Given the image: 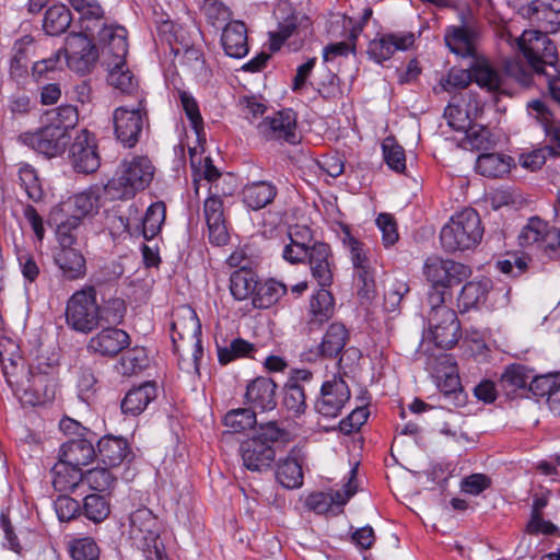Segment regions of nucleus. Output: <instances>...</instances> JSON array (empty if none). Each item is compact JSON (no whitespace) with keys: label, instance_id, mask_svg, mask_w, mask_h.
Returning a JSON list of instances; mask_svg holds the SVG:
<instances>
[{"label":"nucleus","instance_id":"nucleus-14","mask_svg":"<svg viewBox=\"0 0 560 560\" xmlns=\"http://www.w3.org/2000/svg\"><path fill=\"white\" fill-rule=\"evenodd\" d=\"M350 398L349 386L342 376L332 375L322 384L319 397L315 401V410L325 418H337Z\"/></svg>","mask_w":560,"mask_h":560},{"label":"nucleus","instance_id":"nucleus-22","mask_svg":"<svg viewBox=\"0 0 560 560\" xmlns=\"http://www.w3.org/2000/svg\"><path fill=\"white\" fill-rule=\"evenodd\" d=\"M69 155L72 166L79 173L90 174L100 167L94 136L86 129L81 130L75 137Z\"/></svg>","mask_w":560,"mask_h":560},{"label":"nucleus","instance_id":"nucleus-21","mask_svg":"<svg viewBox=\"0 0 560 560\" xmlns=\"http://www.w3.org/2000/svg\"><path fill=\"white\" fill-rule=\"evenodd\" d=\"M518 12L545 32L555 33L560 28V0H533Z\"/></svg>","mask_w":560,"mask_h":560},{"label":"nucleus","instance_id":"nucleus-31","mask_svg":"<svg viewBox=\"0 0 560 560\" xmlns=\"http://www.w3.org/2000/svg\"><path fill=\"white\" fill-rule=\"evenodd\" d=\"M529 392L538 398H546L549 409L560 416V372L538 375L532 381Z\"/></svg>","mask_w":560,"mask_h":560},{"label":"nucleus","instance_id":"nucleus-3","mask_svg":"<svg viewBox=\"0 0 560 560\" xmlns=\"http://www.w3.org/2000/svg\"><path fill=\"white\" fill-rule=\"evenodd\" d=\"M483 232L478 212L465 208L455 212L441 229V246L447 253L470 250L481 242Z\"/></svg>","mask_w":560,"mask_h":560},{"label":"nucleus","instance_id":"nucleus-9","mask_svg":"<svg viewBox=\"0 0 560 560\" xmlns=\"http://www.w3.org/2000/svg\"><path fill=\"white\" fill-rule=\"evenodd\" d=\"M114 129L117 140L125 147H135L149 126V110L147 98L141 92L137 94L136 105H124L117 107L113 113Z\"/></svg>","mask_w":560,"mask_h":560},{"label":"nucleus","instance_id":"nucleus-42","mask_svg":"<svg viewBox=\"0 0 560 560\" xmlns=\"http://www.w3.org/2000/svg\"><path fill=\"white\" fill-rule=\"evenodd\" d=\"M277 194L278 189L272 183L260 180L243 188V200L252 210H260L271 203Z\"/></svg>","mask_w":560,"mask_h":560},{"label":"nucleus","instance_id":"nucleus-51","mask_svg":"<svg viewBox=\"0 0 560 560\" xmlns=\"http://www.w3.org/2000/svg\"><path fill=\"white\" fill-rule=\"evenodd\" d=\"M189 325L190 330L189 336L190 340L194 341V350L191 352V357L188 360L182 359L179 361L180 369L186 372H199V361L203 354V348L201 346V340L198 338L201 334V325L195 312H189Z\"/></svg>","mask_w":560,"mask_h":560},{"label":"nucleus","instance_id":"nucleus-18","mask_svg":"<svg viewBox=\"0 0 560 560\" xmlns=\"http://www.w3.org/2000/svg\"><path fill=\"white\" fill-rule=\"evenodd\" d=\"M416 35L409 31L380 34L369 43L368 54L371 59L382 63L393 57L396 51H407L415 46Z\"/></svg>","mask_w":560,"mask_h":560},{"label":"nucleus","instance_id":"nucleus-62","mask_svg":"<svg viewBox=\"0 0 560 560\" xmlns=\"http://www.w3.org/2000/svg\"><path fill=\"white\" fill-rule=\"evenodd\" d=\"M72 560H98L100 548L91 537L72 539L68 545Z\"/></svg>","mask_w":560,"mask_h":560},{"label":"nucleus","instance_id":"nucleus-49","mask_svg":"<svg viewBox=\"0 0 560 560\" xmlns=\"http://www.w3.org/2000/svg\"><path fill=\"white\" fill-rule=\"evenodd\" d=\"M56 237L59 248H74L82 240V221L69 215L57 223Z\"/></svg>","mask_w":560,"mask_h":560},{"label":"nucleus","instance_id":"nucleus-5","mask_svg":"<svg viewBox=\"0 0 560 560\" xmlns=\"http://www.w3.org/2000/svg\"><path fill=\"white\" fill-rule=\"evenodd\" d=\"M548 33L539 28L526 30L520 37L506 34V42L511 46L517 47L537 75L549 77L550 74L546 71V68H555L557 60V48L548 37Z\"/></svg>","mask_w":560,"mask_h":560},{"label":"nucleus","instance_id":"nucleus-8","mask_svg":"<svg viewBox=\"0 0 560 560\" xmlns=\"http://www.w3.org/2000/svg\"><path fill=\"white\" fill-rule=\"evenodd\" d=\"M101 320V307L96 302V290L93 285L75 291L67 301L66 323L73 330L91 332Z\"/></svg>","mask_w":560,"mask_h":560},{"label":"nucleus","instance_id":"nucleus-36","mask_svg":"<svg viewBox=\"0 0 560 560\" xmlns=\"http://www.w3.org/2000/svg\"><path fill=\"white\" fill-rule=\"evenodd\" d=\"M225 54L232 58H242L248 52L247 28L241 21L225 25L221 36Z\"/></svg>","mask_w":560,"mask_h":560},{"label":"nucleus","instance_id":"nucleus-50","mask_svg":"<svg viewBox=\"0 0 560 560\" xmlns=\"http://www.w3.org/2000/svg\"><path fill=\"white\" fill-rule=\"evenodd\" d=\"M52 485L58 491H74L81 486L82 471L62 462L52 467Z\"/></svg>","mask_w":560,"mask_h":560},{"label":"nucleus","instance_id":"nucleus-32","mask_svg":"<svg viewBox=\"0 0 560 560\" xmlns=\"http://www.w3.org/2000/svg\"><path fill=\"white\" fill-rule=\"evenodd\" d=\"M528 115L534 118L550 139L555 153L560 154V122L553 119L551 110L540 100H533L527 104Z\"/></svg>","mask_w":560,"mask_h":560},{"label":"nucleus","instance_id":"nucleus-57","mask_svg":"<svg viewBox=\"0 0 560 560\" xmlns=\"http://www.w3.org/2000/svg\"><path fill=\"white\" fill-rule=\"evenodd\" d=\"M148 364V355L143 348H133L122 354L116 370L124 376H130L143 370Z\"/></svg>","mask_w":560,"mask_h":560},{"label":"nucleus","instance_id":"nucleus-46","mask_svg":"<svg viewBox=\"0 0 560 560\" xmlns=\"http://www.w3.org/2000/svg\"><path fill=\"white\" fill-rule=\"evenodd\" d=\"M33 44L34 38L31 35H25L14 43L12 48L13 56L10 63V73L12 77L22 78L27 73Z\"/></svg>","mask_w":560,"mask_h":560},{"label":"nucleus","instance_id":"nucleus-45","mask_svg":"<svg viewBox=\"0 0 560 560\" xmlns=\"http://www.w3.org/2000/svg\"><path fill=\"white\" fill-rule=\"evenodd\" d=\"M71 21L70 10L65 4H55L46 10L43 28L48 35L58 36L68 30Z\"/></svg>","mask_w":560,"mask_h":560},{"label":"nucleus","instance_id":"nucleus-1","mask_svg":"<svg viewBox=\"0 0 560 560\" xmlns=\"http://www.w3.org/2000/svg\"><path fill=\"white\" fill-rule=\"evenodd\" d=\"M98 45L108 70L109 84L122 93H133L137 90V81L125 61L128 54L126 28H104L98 33Z\"/></svg>","mask_w":560,"mask_h":560},{"label":"nucleus","instance_id":"nucleus-52","mask_svg":"<svg viewBox=\"0 0 560 560\" xmlns=\"http://www.w3.org/2000/svg\"><path fill=\"white\" fill-rule=\"evenodd\" d=\"M510 160L501 154L483 153L476 161V171L486 177H501L510 172Z\"/></svg>","mask_w":560,"mask_h":560},{"label":"nucleus","instance_id":"nucleus-4","mask_svg":"<svg viewBox=\"0 0 560 560\" xmlns=\"http://www.w3.org/2000/svg\"><path fill=\"white\" fill-rule=\"evenodd\" d=\"M154 167L147 156L124 160L115 175L106 183L110 199H130L151 183Z\"/></svg>","mask_w":560,"mask_h":560},{"label":"nucleus","instance_id":"nucleus-60","mask_svg":"<svg viewBox=\"0 0 560 560\" xmlns=\"http://www.w3.org/2000/svg\"><path fill=\"white\" fill-rule=\"evenodd\" d=\"M487 293L488 281H470L462 288L458 302L467 311L483 302Z\"/></svg>","mask_w":560,"mask_h":560},{"label":"nucleus","instance_id":"nucleus-11","mask_svg":"<svg viewBox=\"0 0 560 560\" xmlns=\"http://www.w3.org/2000/svg\"><path fill=\"white\" fill-rule=\"evenodd\" d=\"M518 240L521 246L537 249L542 259L560 260V230L540 218H530Z\"/></svg>","mask_w":560,"mask_h":560},{"label":"nucleus","instance_id":"nucleus-24","mask_svg":"<svg viewBox=\"0 0 560 560\" xmlns=\"http://www.w3.org/2000/svg\"><path fill=\"white\" fill-rule=\"evenodd\" d=\"M467 96V101H453L444 110L448 126L456 131L464 132L483 112V105L476 95L469 93Z\"/></svg>","mask_w":560,"mask_h":560},{"label":"nucleus","instance_id":"nucleus-61","mask_svg":"<svg viewBox=\"0 0 560 560\" xmlns=\"http://www.w3.org/2000/svg\"><path fill=\"white\" fill-rule=\"evenodd\" d=\"M283 405L295 416L304 413L307 408L304 385L287 383L283 389Z\"/></svg>","mask_w":560,"mask_h":560},{"label":"nucleus","instance_id":"nucleus-54","mask_svg":"<svg viewBox=\"0 0 560 560\" xmlns=\"http://www.w3.org/2000/svg\"><path fill=\"white\" fill-rule=\"evenodd\" d=\"M45 117L47 125L61 129L66 135H69V130L74 128L79 121L78 109L72 105H61L54 108L47 112Z\"/></svg>","mask_w":560,"mask_h":560},{"label":"nucleus","instance_id":"nucleus-19","mask_svg":"<svg viewBox=\"0 0 560 560\" xmlns=\"http://www.w3.org/2000/svg\"><path fill=\"white\" fill-rule=\"evenodd\" d=\"M258 132L266 140L284 141L290 144L299 142L296 133V115L292 109H284L266 117L257 126Z\"/></svg>","mask_w":560,"mask_h":560},{"label":"nucleus","instance_id":"nucleus-44","mask_svg":"<svg viewBox=\"0 0 560 560\" xmlns=\"http://www.w3.org/2000/svg\"><path fill=\"white\" fill-rule=\"evenodd\" d=\"M97 450L102 462L112 467L120 465L129 454L128 442L122 438L105 436L98 441Z\"/></svg>","mask_w":560,"mask_h":560},{"label":"nucleus","instance_id":"nucleus-43","mask_svg":"<svg viewBox=\"0 0 560 560\" xmlns=\"http://www.w3.org/2000/svg\"><path fill=\"white\" fill-rule=\"evenodd\" d=\"M464 132L465 138L462 140V145L465 149L489 151L497 147L498 138L485 125L471 124Z\"/></svg>","mask_w":560,"mask_h":560},{"label":"nucleus","instance_id":"nucleus-7","mask_svg":"<svg viewBox=\"0 0 560 560\" xmlns=\"http://www.w3.org/2000/svg\"><path fill=\"white\" fill-rule=\"evenodd\" d=\"M45 370L31 366L27 371L21 369L20 377L9 378V386L14 394L28 405H43L54 399L56 394V378L49 364Z\"/></svg>","mask_w":560,"mask_h":560},{"label":"nucleus","instance_id":"nucleus-34","mask_svg":"<svg viewBox=\"0 0 560 560\" xmlns=\"http://www.w3.org/2000/svg\"><path fill=\"white\" fill-rule=\"evenodd\" d=\"M537 377L538 376L534 374V370L530 368L524 364L513 363L505 366L500 377V386L506 396L513 397L520 389H529L532 381Z\"/></svg>","mask_w":560,"mask_h":560},{"label":"nucleus","instance_id":"nucleus-2","mask_svg":"<svg viewBox=\"0 0 560 560\" xmlns=\"http://www.w3.org/2000/svg\"><path fill=\"white\" fill-rule=\"evenodd\" d=\"M288 433L276 422L259 424L252 438L242 442L240 453L244 467L252 471L269 469L276 458V445L287 441Z\"/></svg>","mask_w":560,"mask_h":560},{"label":"nucleus","instance_id":"nucleus-30","mask_svg":"<svg viewBox=\"0 0 560 560\" xmlns=\"http://www.w3.org/2000/svg\"><path fill=\"white\" fill-rule=\"evenodd\" d=\"M156 396L158 388L154 382H145L137 387H132L121 400V411L126 416L137 417L147 409Z\"/></svg>","mask_w":560,"mask_h":560},{"label":"nucleus","instance_id":"nucleus-10","mask_svg":"<svg viewBox=\"0 0 560 560\" xmlns=\"http://www.w3.org/2000/svg\"><path fill=\"white\" fill-rule=\"evenodd\" d=\"M425 342L420 346V353L427 355V369L434 374L436 385L441 392V399L450 401L453 406H462L465 397L460 380L450 355L440 351L438 354L429 353Z\"/></svg>","mask_w":560,"mask_h":560},{"label":"nucleus","instance_id":"nucleus-35","mask_svg":"<svg viewBox=\"0 0 560 560\" xmlns=\"http://www.w3.org/2000/svg\"><path fill=\"white\" fill-rule=\"evenodd\" d=\"M128 213L129 215L127 218L124 217L117 207L106 209L103 212L102 224L104 229L109 232L113 238L119 237L124 233H128L130 236H135L137 234L139 229L135 228V220L131 217L138 215L139 210L135 205H131L128 208Z\"/></svg>","mask_w":560,"mask_h":560},{"label":"nucleus","instance_id":"nucleus-41","mask_svg":"<svg viewBox=\"0 0 560 560\" xmlns=\"http://www.w3.org/2000/svg\"><path fill=\"white\" fill-rule=\"evenodd\" d=\"M335 301L327 288H322L314 294L310 302L308 325L311 328H318L328 322L334 315Z\"/></svg>","mask_w":560,"mask_h":560},{"label":"nucleus","instance_id":"nucleus-33","mask_svg":"<svg viewBox=\"0 0 560 560\" xmlns=\"http://www.w3.org/2000/svg\"><path fill=\"white\" fill-rule=\"evenodd\" d=\"M95 457L93 444L86 439H75L63 443L59 452V462L81 469Z\"/></svg>","mask_w":560,"mask_h":560},{"label":"nucleus","instance_id":"nucleus-63","mask_svg":"<svg viewBox=\"0 0 560 560\" xmlns=\"http://www.w3.org/2000/svg\"><path fill=\"white\" fill-rule=\"evenodd\" d=\"M83 513L94 523L103 522L109 515V503L105 497L100 494H89L84 498Z\"/></svg>","mask_w":560,"mask_h":560},{"label":"nucleus","instance_id":"nucleus-25","mask_svg":"<svg viewBox=\"0 0 560 560\" xmlns=\"http://www.w3.org/2000/svg\"><path fill=\"white\" fill-rule=\"evenodd\" d=\"M69 3L80 15L81 28L98 38V33L104 28H124L119 25L107 23L105 11L98 0H69Z\"/></svg>","mask_w":560,"mask_h":560},{"label":"nucleus","instance_id":"nucleus-16","mask_svg":"<svg viewBox=\"0 0 560 560\" xmlns=\"http://www.w3.org/2000/svg\"><path fill=\"white\" fill-rule=\"evenodd\" d=\"M20 140L36 152L47 158H55L65 152L70 141V135L46 124L35 132L22 133Z\"/></svg>","mask_w":560,"mask_h":560},{"label":"nucleus","instance_id":"nucleus-53","mask_svg":"<svg viewBox=\"0 0 560 560\" xmlns=\"http://www.w3.org/2000/svg\"><path fill=\"white\" fill-rule=\"evenodd\" d=\"M20 185L26 192L27 198L33 202H40L44 200L45 191L42 182L38 177L36 170L23 163L19 166Z\"/></svg>","mask_w":560,"mask_h":560},{"label":"nucleus","instance_id":"nucleus-15","mask_svg":"<svg viewBox=\"0 0 560 560\" xmlns=\"http://www.w3.org/2000/svg\"><path fill=\"white\" fill-rule=\"evenodd\" d=\"M424 275L431 287L446 289L468 278L470 268L451 259L430 257L424 264Z\"/></svg>","mask_w":560,"mask_h":560},{"label":"nucleus","instance_id":"nucleus-26","mask_svg":"<svg viewBox=\"0 0 560 560\" xmlns=\"http://www.w3.org/2000/svg\"><path fill=\"white\" fill-rule=\"evenodd\" d=\"M130 345V336L122 329L107 327L88 342V350L101 357L114 358Z\"/></svg>","mask_w":560,"mask_h":560},{"label":"nucleus","instance_id":"nucleus-64","mask_svg":"<svg viewBox=\"0 0 560 560\" xmlns=\"http://www.w3.org/2000/svg\"><path fill=\"white\" fill-rule=\"evenodd\" d=\"M409 285L404 280L392 279L386 282L384 291V308L386 312L398 310L402 298L409 292Z\"/></svg>","mask_w":560,"mask_h":560},{"label":"nucleus","instance_id":"nucleus-13","mask_svg":"<svg viewBox=\"0 0 560 560\" xmlns=\"http://www.w3.org/2000/svg\"><path fill=\"white\" fill-rule=\"evenodd\" d=\"M428 325L424 338L441 350L451 349L460 337V324L452 308H441L434 315H428Z\"/></svg>","mask_w":560,"mask_h":560},{"label":"nucleus","instance_id":"nucleus-37","mask_svg":"<svg viewBox=\"0 0 560 560\" xmlns=\"http://www.w3.org/2000/svg\"><path fill=\"white\" fill-rule=\"evenodd\" d=\"M277 481L287 489H298L303 485V470L300 451L293 448L280 459L276 469Z\"/></svg>","mask_w":560,"mask_h":560},{"label":"nucleus","instance_id":"nucleus-40","mask_svg":"<svg viewBox=\"0 0 560 560\" xmlns=\"http://www.w3.org/2000/svg\"><path fill=\"white\" fill-rule=\"evenodd\" d=\"M166 207L164 202L158 201L152 203L145 211L141 221L136 217L133 220L135 228H138L135 236H143L145 240H152L156 236L165 221Z\"/></svg>","mask_w":560,"mask_h":560},{"label":"nucleus","instance_id":"nucleus-23","mask_svg":"<svg viewBox=\"0 0 560 560\" xmlns=\"http://www.w3.org/2000/svg\"><path fill=\"white\" fill-rule=\"evenodd\" d=\"M203 215L208 226V237L211 244L224 246L230 241V233L224 214L222 199L211 195L203 202Z\"/></svg>","mask_w":560,"mask_h":560},{"label":"nucleus","instance_id":"nucleus-17","mask_svg":"<svg viewBox=\"0 0 560 560\" xmlns=\"http://www.w3.org/2000/svg\"><path fill=\"white\" fill-rule=\"evenodd\" d=\"M350 339L347 327L338 322L331 323L326 329L322 341L301 354L303 361L316 362L320 359H336L340 355Z\"/></svg>","mask_w":560,"mask_h":560},{"label":"nucleus","instance_id":"nucleus-59","mask_svg":"<svg viewBox=\"0 0 560 560\" xmlns=\"http://www.w3.org/2000/svg\"><path fill=\"white\" fill-rule=\"evenodd\" d=\"M84 483L88 485L91 490L97 492H109L116 483V478L107 468L96 467L84 474L82 472L81 485Z\"/></svg>","mask_w":560,"mask_h":560},{"label":"nucleus","instance_id":"nucleus-27","mask_svg":"<svg viewBox=\"0 0 560 560\" xmlns=\"http://www.w3.org/2000/svg\"><path fill=\"white\" fill-rule=\"evenodd\" d=\"M313 279L320 288H329L334 280V258L330 246L315 242L307 257Z\"/></svg>","mask_w":560,"mask_h":560},{"label":"nucleus","instance_id":"nucleus-47","mask_svg":"<svg viewBox=\"0 0 560 560\" xmlns=\"http://www.w3.org/2000/svg\"><path fill=\"white\" fill-rule=\"evenodd\" d=\"M287 293V285L275 279L266 280L257 284L256 294L253 296V306L268 308L276 304Z\"/></svg>","mask_w":560,"mask_h":560},{"label":"nucleus","instance_id":"nucleus-56","mask_svg":"<svg viewBox=\"0 0 560 560\" xmlns=\"http://www.w3.org/2000/svg\"><path fill=\"white\" fill-rule=\"evenodd\" d=\"M16 350L18 346L10 339L0 342V363L8 384L9 378L15 380L20 377L16 370L19 364L23 363V359L19 354H15Z\"/></svg>","mask_w":560,"mask_h":560},{"label":"nucleus","instance_id":"nucleus-20","mask_svg":"<svg viewBox=\"0 0 560 560\" xmlns=\"http://www.w3.org/2000/svg\"><path fill=\"white\" fill-rule=\"evenodd\" d=\"M104 196L108 197L106 184L104 186H91L86 190L75 194L67 201L62 202L58 210L54 212L55 220L58 212L82 218L97 213L103 205Z\"/></svg>","mask_w":560,"mask_h":560},{"label":"nucleus","instance_id":"nucleus-12","mask_svg":"<svg viewBox=\"0 0 560 560\" xmlns=\"http://www.w3.org/2000/svg\"><path fill=\"white\" fill-rule=\"evenodd\" d=\"M96 40V35H92L85 31L82 33H70L66 38L63 57L66 65L73 71L84 74L91 70L98 58L96 45L92 42Z\"/></svg>","mask_w":560,"mask_h":560},{"label":"nucleus","instance_id":"nucleus-28","mask_svg":"<svg viewBox=\"0 0 560 560\" xmlns=\"http://www.w3.org/2000/svg\"><path fill=\"white\" fill-rule=\"evenodd\" d=\"M245 401L253 410L268 411L275 409L277 406V384L270 377H256L246 386Z\"/></svg>","mask_w":560,"mask_h":560},{"label":"nucleus","instance_id":"nucleus-48","mask_svg":"<svg viewBox=\"0 0 560 560\" xmlns=\"http://www.w3.org/2000/svg\"><path fill=\"white\" fill-rule=\"evenodd\" d=\"M257 284V277L250 270L244 268L234 271L230 278V291L238 301H244L252 295L254 296Z\"/></svg>","mask_w":560,"mask_h":560},{"label":"nucleus","instance_id":"nucleus-55","mask_svg":"<svg viewBox=\"0 0 560 560\" xmlns=\"http://www.w3.org/2000/svg\"><path fill=\"white\" fill-rule=\"evenodd\" d=\"M342 243L349 252L353 270L372 266L371 259L368 255L369 249L365 247L364 243L355 238L350 233L349 229L343 230Z\"/></svg>","mask_w":560,"mask_h":560},{"label":"nucleus","instance_id":"nucleus-29","mask_svg":"<svg viewBox=\"0 0 560 560\" xmlns=\"http://www.w3.org/2000/svg\"><path fill=\"white\" fill-rule=\"evenodd\" d=\"M472 81L495 100L508 93L505 77L486 59H476L472 62Z\"/></svg>","mask_w":560,"mask_h":560},{"label":"nucleus","instance_id":"nucleus-58","mask_svg":"<svg viewBox=\"0 0 560 560\" xmlns=\"http://www.w3.org/2000/svg\"><path fill=\"white\" fill-rule=\"evenodd\" d=\"M256 424V413L252 408L232 409L224 416V425L232 433H240L254 428Z\"/></svg>","mask_w":560,"mask_h":560},{"label":"nucleus","instance_id":"nucleus-39","mask_svg":"<svg viewBox=\"0 0 560 560\" xmlns=\"http://www.w3.org/2000/svg\"><path fill=\"white\" fill-rule=\"evenodd\" d=\"M476 32L470 26H450L444 40L450 50L462 57L475 55Z\"/></svg>","mask_w":560,"mask_h":560},{"label":"nucleus","instance_id":"nucleus-6","mask_svg":"<svg viewBox=\"0 0 560 560\" xmlns=\"http://www.w3.org/2000/svg\"><path fill=\"white\" fill-rule=\"evenodd\" d=\"M161 526L148 508H140L129 516V538L147 560H170L160 538Z\"/></svg>","mask_w":560,"mask_h":560},{"label":"nucleus","instance_id":"nucleus-38","mask_svg":"<svg viewBox=\"0 0 560 560\" xmlns=\"http://www.w3.org/2000/svg\"><path fill=\"white\" fill-rule=\"evenodd\" d=\"M54 261L68 280L82 279L86 275V262L82 253L75 248H58Z\"/></svg>","mask_w":560,"mask_h":560}]
</instances>
